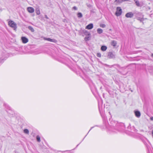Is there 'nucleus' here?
Segmentation results:
<instances>
[{"label": "nucleus", "instance_id": "obj_1", "mask_svg": "<svg viewBox=\"0 0 153 153\" xmlns=\"http://www.w3.org/2000/svg\"><path fill=\"white\" fill-rule=\"evenodd\" d=\"M8 24L11 27L16 30L17 28V26L16 24L13 22V21H10L9 22Z\"/></svg>", "mask_w": 153, "mask_h": 153}, {"label": "nucleus", "instance_id": "obj_2", "mask_svg": "<svg viewBox=\"0 0 153 153\" xmlns=\"http://www.w3.org/2000/svg\"><path fill=\"white\" fill-rule=\"evenodd\" d=\"M122 12V10L121 8L117 7V11L115 13L116 15L117 16H120Z\"/></svg>", "mask_w": 153, "mask_h": 153}, {"label": "nucleus", "instance_id": "obj_3", "mask_svg": "<svg viewBox=\"0 0 153 153\" xmlns=\"http://www.w3.org/2000/svg\"><path fill=\"white\" fill-rule=\"evenodd\" d=\"M108 57L109 59H114L115 58V55L112 52H110L108 53Z\"/></svg>", "mask_w": 153, "mask_h": 153}, {"label": "nucleus", "instance_id": "obj_4", "mask_svg": "<svg viewBox=\"0 0 153 153\" xmlns=\"http://www.w3.org/2000/svg\"><path fill=\"white\" fill-rule=\"evenodd\" d=\"M44 39L46 40H47L48 41L53 42L54 43H56L57 42V41L55 39H51L50 38H44Z\"/></svg>", "mask_w": 153, "mask_h": 153}, {"label": "nucleus", "instance_id": "obj_5", "mask_svg": "<svg viewBox=\"0 0 153 153\" xmlns=\"http://www.w3.org/2000/svg\"><path fill=\"white\" fill-rule=\"evenodd\" d=\"M134 16V14L131 12L127 13L125 15V16L127 18H132Z\"/></svg>", "mask_w": 153, "mask_h": 153}, {"label": "nucleus", "instance_id": "obj_6", "mask_svg": "<svg viewBox=\"0 0 153 153\" xmlns=\"http://www.w3.org/2000/svg\"><path fill=\"white\" fill-rule=\"evenodd\" d=\"M134 114L135 116L137 118H139L141 115V114L138 111H134Z\"/></svg>", "mask_w": 153, "mask_h": 153}, {"label": "nucleus", "instance_id": "obj_7", "mask_svg": "<svg viewBox=\"0 0 153 153\" xmlns=\"http://www.w3.org/2000/svg\"><path fill=\"white\" fill-rule=\"evenodd\" d=\"M21 40L23 43H26L28 41V39L25 37H21Z\"/></svg>", "mask_w": 153, "mask_h": 153}, {"label": "nucleus", "instance_id": "obj_8", "mask_svg": "<svg viewBox=\"0 0 153 153\" xmlns=\"http://www.w3.org/2000/svg\"><path fill=\"white\" fill-rule=\"evenodd\" d=\"M93 27V25L92 23H91L88 24V25H87L86 27L85 28L86 29H88V30H90L92 29Z\"/></svg>", "mask_w": 153, "mask_h": 153}, {"label": "nucleus", "instance_id": "obj_9", "mask_svg": "<svg viewBox=\"0 0 153 153\" xmlns=\"http://www.w3.org/2000/svg\"><path fill=\"white\" fill-rule=\"evenodd\" d=\"M28 11L30 13H33L34 11V9L32 7H28L27 8Z\"/></svg>", "mask_w": 153, "mask_h": 153}, {"label": "nucleus", "instance_id": "obj_10", "mask_svg": "<svg viewBox=\"0 0 153 153\" xmlns=\"http://www.w3.org/2000/svg\"><path fill=\"white\" fill-rule=\"evenodd\" d=\"M111 45L114 47L116 46L117 45V42L115 40L112 41L111 43Z\"/></svg>", "mask_w": 153, "mask_h": 153}, {"label": "nucleus", "instance_id": "obj_11", "mask_svg": "<svg viewBox=\"0 0 153 153\" xmlns=\"http://www.w3.org/2000/svg\"><path fill=\"white\" fill-rule=\"evenodd\" d=\"M107 49V47L105 46H102L101 48V49L103 51H105Z\"/></svg>", "mask_w": 153, "mask_h": 153}, {"label": "nucleus", "instance_id": "obj_12", "mask_svg": "<svg viewBox=\"0 0 153 153\" xmlns=\"http://www.w3.org/2000/svg\"><path fill=\"white\" fill-rule=\"evenodd\" d=\"M126 0H115L114 3L117 4L118 3L122 2L123 1H125Z\"/></svg>", "mask_w": 153, "mask_h": 153}, {"label": "nucleus", "instance_id": "obj_13", "mask_svg": "<svg viewBox=\"0 0 153 153\" xmlns=\"http://www.w3.org/2000/svg\"><path fill=\"white\" fill-rule=\"evenodd\" d=\"M97 31L98 33L101 34L103 32V30L101 28H98L97 30Z\"/></svg>", "mask_w": 153, "mask_h": 153}, {"label": "nucleus", "instance_id": "obj_14", "mask_svg": "<svg viewBox=\"0 0 153 153\" xmlns=\"http://www.w3.org/2000/svg\"><path fill=\"white\" fill-rule=\"evenodd\" d=\"M83 32L84 33L85 35L89 36L90 35V33L88 32L87 30H83Z\"/></svg>", "mask_w": 153, "mask_h": 153}, {"label": "nucleus", "instance_id": "obj_15", "mask_svg": "<svg viewBox=\"0 0 153 153\" xmlns=\"http://www.w3.org/2000/svg\"><path fill=\"white\" fill-rule=\"evenodd\" d=\"M28 29L30 30L32 32H33L34 31V30L33 27L31 26H29L28 27Z\"/></svg>", "mask_w": 153, "mask_h": 153}, {"label": "nucleus", "instance_id": "obj_16", "mask_svg": "<svg viewBox=\"0 0 153 153\" xmlns=\"http://www.w3.org/2000/svg\"><path fill=\"white\" fill-rule=\"evenodd\" d=\"M137 19L138 20L140 21L141 22H143L144 20L143 17L142 18H140V17H138L137 18Z\"/></svg>", "mask_w": 153, "mask_h": 153}, {"label": "nucleus", "instance_id": "obj_17", "mask_svg": "<svg viewBox=\"0 0 153 153\" xmlns=\"http://www.w3.org/2000/svg\"><path fill=\"white\" fill-rule=\"evenodd\" d=\"M77 15L78 18H81L82 17V14L81 13H78Z\"/></svg>", "mask_w": 153, "mask_h": 153}, {"label": "nucleus", "instance_id": "obj_18", "mask_svg": "<svg viewBox=\"0 0 153 153\" xmlns=\"http://www.w3.org/2000/svg\"><path fill=\"white\" fill-rule=\"evenodd\" d=\"M24 132L27 134H29V131L27 129H25L24 131Z\"/></svg>", "mask_w": 153, "mask_h": 153}, {"label": "nucleus", "instance_id": "obj_19", "mask_svg": "<svg viewBox=\"0 0 153 153\" xmlns=\"http://www.w3.org/2000/svg\"><path fill=\"white\" fill-rule=\"evenodd\" d=\"M36 139L38 142H40V137L39 136V135H37L36 136Z\"/></svg>", "mask_w": 153, "mask_h": 153}, {"label": "nucleus", "instance_id": "obj_20", "mask_svg": "<svg viewBox=\"0 0 153 153\" xmlns=\"http://www.w3.org/2000/svg\"><path fill=\"white\" fill-rule=\"evenodd\" d=\"M36 11L37 14L39 15L40 14V11L39 9H36Z\"/></svg>", "mask_w": 153, "mask_h": 153}, {"label": "nucleus", "instance_id": "obj_21", "mask_svg": "<svg viewBox=\"0 0 153 153\" xmlns=\"http://www.w3.org/2000/svg\"><path fill=\"white\" fill-rule=\"evenodd\" d=\"M100 26L101 27L104 28L105 27L106 25L104 24H101L100 25Z\"/></svg>", "mask_w": 153, "mask_h": 153}, {"label": "nucleus", "instance_id": "obj_22", "mask_svg": "<svg viewBox=\"0 0 153 153\" xmlns=\"http://www.w3.org/2000/svg\"><path fill=\"white\" fill-rule=\"evenodd\" d=\"M135 3H136V5L137 6H140V4H139V2L138 1H135Z\"/></svg>", "mask_w": 153, "mask_h": 153}, {"label": "nucleus", "instance_id": "obj_23", "mask_svg": "<svg viewBox=\"0 0 153 153\" xmlns=\"http://www.w3.org/2000/svg\"><path fill=\"white\" fill-rule=\"evenodd\" d=\"M90 39L89 37H87L86 36L85 38V40L86 41H88Z\"/></svg>", "mask_w": 153, "mask_h": 153}, {"label": "nucleus", "instance_id": "obj_24", "mask_svg": "<svg viewBox=\"0 0 153 153\" xmlns=\"http://www.w3.org/2000/svg\"><path fill=\"white\" fill-rule=\"evenodd\" d=\"M97 56L99 57H101V54L100 53H98L97 54Z\"/></svg>", "mask_w": 153, "mask_h": 153}, {"label": "nucleus", "instance_id": "obj_25", "mask_svg": "<svg viewBox=\"0 0 153 153\" xmlns=\"http://www.w3.org/2000/svg\"><path fill=\"white\" fill-rule=\"evenodd\" d=\"M73 8L75 10H76L77 9V8L75 6Z\"/></svg>", "mask_w": 153, "mask_h": 153}, {"label": "nucleus", "instance_id": "obj_26", "mask_svg": "<svg viewBox=\"0 0 153 153\" xmlns=\"http://www.w3.org/2000/svg\"><path fill=\"white\" fill-rule=\"evenodd\" d=\"M150 120H153V117H151V118H150Z\"/></svg>", "mask_w": 153, "mask_h": 153}, {"label": "nucleus", "instance_id": "obj_27", "mask_svg": "<svg viewBox=\"0 0 153 153\" xmlns=\"http://www.w3.org/2000/svg\"><path fill=\"white\" fill-rule=\"evenodd\" d=\"M45 17L46 19H48V17H47V16L46 15H45Z\"/></svg>", "mask_w": 153, "mask_h": 153}, {"label": "nucleus", "instance_id": "obj_28", "mask_svg": "<svg viewBox=\"0 0 153 153\" xmlns=\"http://www.w3.org/2000/svg\"><path fill=\"white\" fill-rule=\"evenodd\" d=\"M151 56L152 57H153V53L152 54Z\"/></svg>", "mask_w": 153, "mask_h": 153}, {"label": "nucleus", "instance_id": "obj_29", "mask_svg": "<svg viewBox=\"0 0 153 153\" xmlns=\"http://www.w3.org/2000/svg\"><path fill=\"white\" fill-rule=\"evenodd\" d=\"M93 128V127H92L90 129V130L89 131H90V130H91V129H92Z\"/></svg>", "mask_w": 153, "mask_h": 153}]
</instances>
